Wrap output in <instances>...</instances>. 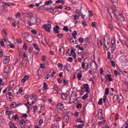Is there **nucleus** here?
I'll list each match as a JSON object with an SVG mask.
<instances>
[{"label":"nucleus","mask_w":128,"mask_h":128,"mask_svg":"<svg viewBox=\"0 0 128 128\" xmlns=\"http://www.w3.org/2000/svg\"><path fill=\"white\" fill-rule=\"evenodd\" d=\"M42 28H44L47 32H50V28H52V25L50 24H45L42 25Z\"/></svg>","instance_id":"2"},{"label":"nucleus","mask_w":128,"mask_h":128,"mask_svg":"<svg viewBox=\"0 0 128 128\" xmlns=\"http://www.w3.org/2000/svg\"><path fill=\"white\" fill-rule=\"evenodd\" d=\"M64 122H68L69 118L68 117V116H64Z\"/></svg>","instance_id":"39"},{"label":"nucleus","mask_w":128,"mask_h":128,"mask_svg":"<svg viewBox=\"0 0 128 128\" xmlns=\"http://www.w3.org/2000/svg\"><path fill=\"white\" fill-rule=\"evenodd\" d=\"M76 48H78V50H84V47H80V45H76Z\"/></svg>","instance_id":"30"},{"label":"nucleus","mask_w":128,"mask_h":128,"mask_svg":"<svg viewBox=\"0 0 128 128\" xmlns=\"http://www.w3.org/2000/svg\"><path fill=\"white\" fill-rule=\"evenodd\" d=\"M86 94L84 96H82V100H86L88 98V94Z\"/></svg>","instance_id":"21"},{"label":"nucleus","mask_w":128,"mask_h":128,"mask_svg":"<svg viewBox=\"0 0 128 128\" xmlns=\"http://www.w3.org/2000/svg\"><path fill=\"white\" fill-rule=\"evenodd\" d=\"M98 118L99 120H102L104 118L102 117V108L98 110Z\"/></svg>","instance_id":"3"},{"label":"nucleus","mask_w":128,"mask_h":128,"mask_svg":"<svg viewBox=\"0 0 128 128\" xmlns=\"http://www.w3.org/2000/svg\"><path fill=\"white\" fill-rule=\"evenodd\" d=\"M100 74H104V69H102V68H100Z\"/></svg>","instance_id":"62"},{"label":"nucleus","mask_w":128,"mask_h":128,"mask_svg":"<svg viewBox=\"0 0 128 128\" xmlns=\"http://www.w3.org/2000/svg\"><path fill=\"white\" fill-rule=\"evenodd\" d=\"M111 48L112 50H116V45H113L112 46Z\"/></svg>","instance_id":"63"},{"label":"nucleus","mask_w":128,"mask_h":128,"mask_svg":"<svg viewBox=\"0 0 128 128\" xmlns=\"http://www.w3.org/2000/svg\"><path fill=\"white\" fill-rule=\"evenodd\" d=\"M98 104H99V106H102V98H101L99 100Z\"/></svg>","instance_id":"37"},{"label":"nucleus","mask_w":128,"mask_h":128,"mask_svg":"<svg viewBox=\"0 0 128 128\" xmlns=\"http://www.w3.org/2000/svg\"><path fill=\"white\" fill-rule=\"evenodd\" d=\"M77 78L78 80H80V78H82V72H78L77 74Z\"/></svg>","instance_id":"14"},{"label":"nucleus","mask_w":128,"mask_h":128,"mask_svg":"<svg viewBox=\"0 0 128 128\" xmlns=\"http://www.w3.org/2000/svg\"><path fill=\"white\" fill-rule=\"evenodd\" d=\"M63 30H64V32H68V26H64V28H63Z\"/></svg>","instance_id":"41"},{"label":"nucleus","mask_w":128,"mask_h":128,"mask_svg":"<svg viewBox=\"0 0 128 128\" xmlns=\"http://www.w3.org/2000/svg\"><path fill=\"white\" fill-rule=\"evenodd\" d=\"M8 72H10V70L8 68H6V67H5L4 69V74H8Z\"/></svg>","instance_id":"43"},{"label":"nucleus","mask_w":128,"mask_h":128,"mask_svg":"<svg viewBox=\"0 0 128 128\" xmlns=\"http://www.w3.org/2000/svg\"><path fill=\"white\" fill-rule=\"evenodd\" d=\"M57 108H58V110H64V104L61 103H58L57 104Z\"/></svg>","instance_id":"8"},{"label":"nucleus","mask_w":128,"mask_h":128,"mask_svg":"<svg viewBox=\"0 0 128 128\" xmlns=\"http://www.w3.org/2000/svg\"><path fill=\"white\" fill-rule=\"evenodd\" d=\"M20 126L22 128L23 126H26V122L24 120H22L20 122Z\"/></svg>","instance_id":"31"},{"label":"nucleus","mask_w":128,"mask_h":128,"mask_svg":"<svg viewBox=\"0 0 128 128\" xmlns=\"http://www.w3.org/2000/svg\"><path fill=\"white\" fill-rule=\"evenodd\" d=\"M82 104H77L76 105V108H82Z\"/></svg>","instance_id":"29"},{"label":"nucleus","mask_w":128,"mask_h":128,"mask_svg":"<svg viewBox=\"0 0 128 128\" xmlns=\"http://www.w3.org/2000/svg\"><path fill=\"white\" fill-rule=\"evenodd\" d=\"M40 68H46V65H44V64H40Z\"/></svg>","instance_id":"61"},{"label":"nucleus","mask_w":128,"mask_h":128,"mask_svg":"<svg viewBox=\"0 0 128 128\" xmlns=\"http://www.w3.org/2000/svg\"><path fill=\"white\" fill-rule=\"evenodd\" d=\"M9 126H10V128H14V124L12 122H10L9 123Z\"/></svg>","instance_id":"40"},{"label":"nucleus","mask_w":128,"mask_h":128,"mask_svg":"<svg viewBox=\"0 0 128 128\" xmlns=\"http://www.w3.org/2000/svg\"><path fill=\"white\" fill-rule=\"evenodd\" d=\"M60 26H58L56 25V27L54 28V34H60Z\"/></svg>","instance_id":"7"},{"label":"nucleus","mask_w":128,"mask_h":128,"mask_svg":"<svg viewBox=\"0 0 128 128\" xmlns=\"http://www.w3.org/2000/svg\"><path fill=\"white\" fill-rule=\"evenodd\" d=\"M28 33H24L22 34V37L24 38H28Z\"/></svg>","instance_id":"20"},{"label":"nucleus","mask_w":128,"mask_h":128,"mask_svg":"<svg viewBox=\"0 0 128 128\" xmlns=\"http://www.w3.org/2000/svg\"><path fill=\"white\" fill-rule=\"evenodd\" d=\"M34 7V4H31L28 6V8H32Z\"/></svg>","instance_id":"49"},{"label":"nucleus","mask_w":128,"mask_h":128,"mask_svg":"<svg viewBox=\"0 0 128 128\" xmlns=\"http://www.w3.org/2000/svg\"><path fill=\"white\" fill-rule=\"evenodd\" d=\"M27 16L30 17V20H28V24L27 28H30V26H32L36 24V17L31 16L30 14H27Z\"/></svg>","instance_id":"1"},{"label":"nucleus","mask_w":128,"mask_h":128,"mask_svg":"<svg viewBox=\"0 0 128 128\" xmlns=\"http://www.w3.org/2000/svg\"><path fill=\"white\" fill-rule=\"evenodd\" d=\"M73 128H82V124H80L78 126L75 125L73 126Z\"/></svg>","instance_id":"26"},{"label":"nucleus","mask_w":128,"mask_h":128,"mask_svg":"<svg viewBox=\"0 0 128 128\" xmlns=\"http://www.w3.org/2000/svg\"><path fill=\"white\" fill-rule=\"evenodd\" d=\"M84 88H85L86 90V94H90V87L88 86V84H84Z\"/></svg>","instance_id":"6"},{"label":"nucleus","mask_w":128,"mask_h":128,"mask_svg":"<svg viewBox=\"0 0 128 128\" xmlns=\"http://www.w3.org/2000/svg\"><path fill=\"white\" fill-rule=\"evenodd\" d=\"M31 32L32 34H38V32H36V30H32Z\"/></svg>","instance_id":"59"},{"label":"nucleus","mask_w":128,"mask_h":128,"mask_svg":"<svg viewBox=\"0 0 128 128\" xmlns=\"http://www.w3.org/2000/svg\"><path fill=\"white\" fill-rule=\"evenodd\" d=\"M61 96L62 100H66L68 99V94L66 93H62L61 94Z\"/></svg>","instance_id":"13"},{"label":"nucleus","mask_w":128,"mask_h":128,"mask_svg":"<svg viewBox=\"0 0 128 128\" xmlns=\"http://www.w3.org/2000/svg\"><path fill=\"white\" fill-rule=\"evenodd\" d=\"M10 56H4V63L5 64H8V62H10Z\"/></svg>","instance_id":"4"},{"label":"nucleus","mask_w":128,"mask_h":128,"mask_svg":"<svg viewBox=\"0 0 128 128\" xmlns=\"http://www.w3.org/2000/svg\"><path fill=\"white\" fill-rule=\"evenodd\" d=\"M50 78V74H47L45 76V78H46V80H48Z\"/></svg>","instance_id":"56"},{"label":"nucleus","mask_w":128,"mask_h":128,"mask_svg":"<svg viewBox=\"0 0 128 128\" xmlns=\"http://www.w3.org/2000/svg\"><path fill=\"white\" fill-rule=\"evenodd\" d=\"M72 18L75 20V24H78V16L77 15H73L72 16Z\"/></svg>","instance_id":"12"},{"label":"nucleus","mask_w":128,"mask_h":128,"mask_svg":"<svg viewBox=\"0 0 128 128\" xmlns=\"http://www.w3.org/2000/svg\"><path fill=\"white\" fill-rule=\"evenodd\" d=\"M59 52L60 56H64V50H62V48H60Z\"/></svg>","instance_id":"18"},{"label":"nucleus","mask_w":128,"mask_h":128,"mask_svg":"<svg viewBox=\"0 0 128 128\" xmlns=\"http://www.w3.org/2000/svg\"><path fill=\"white\" fill-rule=\"evenodd\" d=\"M107 54L108 58V60H112V58H110V51H108Z\"/></svg>","instance_id":"38"},{"label":"nucleus","mask_w":128,"mask_h":128,"mask_svg":"<svg viewBox=\"0 0 128 128\" xmlns=\"http://www.w3.org/2000/svg\"><path fill=\"white\" fill-rule=\"evenodd\" d=\"M58 68H60V70H61V68H64V66H62V64L60 63H58Z\"/></svg>","instance_id":"32"},{"label":"nucleus","mask_w":128,"mask_h":128,"mask_svg":"<svg viewBox=\"0 0 128 128\" xmlns=\"http://www.w3.org/2000/svg\"><path fill=\"white\" fill-rule=\"evenodd\" d=\"M32 98H34V100H36V98H38V96H36V95H34V94L32 95Z\"/></svg>","instance_id":"53"},{"label":"nucleus","mask_w":128,"mask_h":128,"mask_svg":"<svg viewBox=\"0 0 128 128\" xmlns=\"http://www.w3.org/2000/svg\"><path fill=\"white\" fill-rule=\"evenodd\" d=\"M86 58H86L84 59V62H82V66L83 70H84V68H86V63H84V62H86Z\"/></svg>","instance_id":"19"},{"label":"nucleus","mask_w":128,"mask_h":128,"mask_svg":"<svg viewBox=\"0 0 128 128\" xmlns=\"http://www.w3.org/2000/svg\"><path fill=\"white\" fill-rule=\"evenodd\" d=\"M110 16L112 18V19H111V22H112L116 26V22L115 20L114 19L112 18V14H110Z\"/></svg>","instance_id":"23"},{"label":"nucleus","mask_w":128,"mask_h":128,"mask_svg":"<svg viewBox=\"0 0 128 128\" xmlns=\"http://www.w3.org/2000/svg\"><path fill=\"white\" fill-rule=\"evenodd\" d=\"M117 18L120 20V22H124V17L122 14H120Z\"/></svg>","instance_id":"9"},{"label":"nucleus","mask_w":128,"mask_h":128,"mask_svg":"<svg viewBox=\"0 0 128 128\" xmlns=\"http://www.w3.org/2000/svg\"><path fill=\"white\" fill-rule=\"evenodd\" d=\"M51 128H58V126L56 124H53L51 126Z\"/></svg>","instance_id":"64"},{"label":"nucleus","mask_w":128,"mask_h":128,"mask_svg":"<svg viewBox=\"0 0 128 128\" xmlns=\"http://www.w3.org/2000/svg\"><path fill=\"white\" fill-rule=\"evenodd\" d=\"M110 62L112 66H113V68H116V63H114V61L110 60Z\"/></svg>","instance_id":"33"},{"label":"nucleus","mask_w":128,"mask_h":128,"mask_svg":"<svg viewBox=\"0 0 128 128\" xmlns=\"http://www.w3.org/2000/svg\"><path fill=\"white\" fill-rule=\"evenodd\" d=\"M34 110H33V112H36V110H38V107L36 106H33Z\"/></svg>","instance_id":"60"},{"label":"nucleus","mask_w":128,"mask_h":128,"mask_svg":"<svg viewBox=\"0 0 128 128\" xmlns=\"http://www.w3.org/2000/svg\"><path fill=\"white\" fill-rule=\"evenodd\" d=\"M18 92H19V94H22V88H20L19 89L18 91L16 92V94H18Z\"/></svg>","instance_id":"57"},{"label":"nucleus","mask_w":128,"mask_h":128,"mask_svg":"<svg viewBox=\"0 0 128 128\" xmlns=\"http://www.w3.org/2000/svg\"><path fill=\"white\" fill-rule=\"evenodd\" d=\"M18 114H15L14 116V120H18Z\"/></svg>","instance_id":"44"},{"label":"nucleus","mask_w":128,"mask_h":128,"mask_svg":"<svg viewBox=\"0 0 128 128\" xmlns=\"http://www.w3.org/2000/svg\"><path fill=\"white\" fill-rule=\"evenodd\" d=\"M122 95L118 96L117 95H114L113 100H118V102H120L122 100Z\"/></svg>","instance_id":"5"},{"label":"nucleus","mask_w":128,"mask_h":128,"mask_svg":"<svg viewBox=\"0 0 128 128\" xmlns=\"http://www.w3.org/2000/svg\"><path fill=\"white\" fill-rule=\"evenodd\" d=\"M105 78L106 80H108L109 82H112V75L108 74L105 76Z\"/></svg>","instance_id":"11"},{"label":"nucleus","mask_w":128,"mask_h":128,"mask_svg":"<svg viewBox=\"0 0 128 128\" xmlns=\"http://www.w3.org/2000/svg\"><path fill=\"white\" fill-rule=\"evenodd\" d=\"M56 4H58V2H60L61 4H64V0H58L56 1Z\"/></svg>","instance_id":"42"},{"label":"nucleus","mask_w":128,"mask_h":128,"mask_svg":"<svg viewBox=\"0 0 128 128\" xmlns=\"http://www.w3.org/2000/svg\"><path fill=\"white\" fill-rule=\"evenodd\" d=\"M43 88L45 90H48V84H46V82H45L44 83Z\"/></svg>","instance_id":"22"},{"label":"nucleus","mask_w":128,"mask_h":128,"mask_svg":"<svg viewBox=\"0 0 128 128\" xmlns=\"http://www.w3.org/2000/svg\"><path fill=\"white\" fill-rule=\"evenodd\" d=\"M33 46L35 50H38V52H40V48L38 47V45L36 44H33Z\"/></svg>","instance_id":"17"},{"label":"nucleus","mask_w":128,"mask_h":128,"mask_svg":"<svg viewBox=\"0 0 128 128\" xmlns=\"http://www.w3.org/2000/svg\"><path fill=\"white\" fill-rule=\"evenodd\" d=\"M36 20L37 24H40L42 22V20L40 18H36Z\"/></svg>","instance_id":"48"},{"label":"nucleus","mask_w":128,"mask_h":128,"mask_svg":"<svg viewBox=\"0 0 128 128\" xmlns=\"http://www.w3.org/2000/svg\"><path fill=\"white\" fill-rule=\"evenodd\" d=\"M2 76L4 80H6V78H8V74L7 73L3 72L2 74Z\"/></svg>","instance_id":"15"},{"label":"nucleus","mask_w":128,"mask_h":128,"mask_svg":"<svg viewBox=\"0 0 128 128\" xmlns=\"http://www.w3.org/2000/svg\"><path fill=\"white\" fill-rule=\"evenodd\" d=\"M78 40H79L80 42V44H82V42H84V38H78Z\"/></svg>","instance_id":"51"},{"label":"nucleus","mask_w":128,"mask_h":128,"mask_svg":"<svg viewBox=\"0 0 128 128\" xmlns=\"http://www.w3.org/2000/svg\"><path fill=\"white\" fill-rule=\"evenodd\" d=\"M112 14H114V16H116L118 17V16H120V12L118 10H114L112 12Z\"/></svg>","instance_id":"10"},{"label":"nucleus","mask_w":128,"mask_h":128,"mask_svg":"<svg viewBox=\"0 0 128 128\" xmlns=\"http://www.w3.org/2000/svg\"><path fill=\"white\" fill-rule=\"evenodd\" d=\"M63 112L64 114H70V110H63Z\"/></svg>","instance_id":"28"},{"label":"nucleus","mask_w":128,"mask_h":128,"mask_svg":"<svg viewBox=\"0 0 128 128\" xmlns=\"http://www.w3.org/2000/svg\"><path fill=\"white\" fill-rule=\"evenodd\" d=\"M68 62H72V60H74L72 59V57H69L68 58Z\"/></svg>","instance_id":"45"},{"label":"nucleus","mask_w":128,"mask_h":128,"mask_svg":"<svg viewBox=\"0 0 128 128\" xmlns=\"http://www.w3.org/2000/svg\"><path fill=\"white\" fill-rule=\"evenodd\" d=\"M20 16H22V14H20V12H17L16 15V18H20Z\"/></svg>","instance_id":"34"},{"label":"nucleus","mask_w":128,"mask_h":128,"mask_svg":"<svg viewBox=\"0 0 128 128\" xmlns=\"http://www.w3.org/2000/svg\"><path fill=\"white\" fill-rule=\"evenodd\" d=\"M10 106H11V108H16V102H12Z\"/></svg>","instance_id":"24"},{"label":"nucleus","mask_w":128,"mask_h":128,"mask_svg":"<svg viewBox=\"0 0 128 128\" xmlns=\"http://www.w3.org/2000/svg\"><path fill=\"white\" fill-rule=\"evenodd\" d=\"M121 43L122 44L123 46H126V41H124V40H121Z\"/></svg>","instance_id":"58"},{"label":"nucleus","mask_w":128,"mask_h":128,"mask_svg":"<svg viewBox=\"0 0 128 128\" xmlns=\"http://www.w3.org/2000/svg\"><path fill=\"white\" fill-rule=\"evenodd\" d=\"M110 94V89L108 88H107L105 90V94H106V96H108V94Z\"/></svg>","instance_id":"25"},{"label":"nucleus","mask_w":128,"mask_h":128,"mask_svg":"<svg viewBox=\"0 0 128 128\" xmlns=\"http://www.w3.org/2000/svg\"><path fill=\"white\" fill-rule=\"evenodd\" d=\"M42 122H44V120L42 119H40L39 121V126H42Z\"/></svg>","instance_id":"55"},{"label":"nucleus","mask_w":128,"mask_h":128,"mask_svg":"<svg viewBox=\"0 0 128 128\" xmlns=\"http://www.w3.org/2000/svg\"><path fill=\"white\" fill-rule=\"evenodd\" d=\"M111 44H112V45H116V38H112V40H111Z\"/></svg>","instance_id":"27"},{"label":"nucleus","mask_w":128,"mask_h":128,"mask_svg":"<svg viewBox=\"0 0 128 128\" xmlns=\"http://www.w3.org/2000/svg\"><path fill=\"white\" fill-rule=\"evenodd\" d=\"M52 3V0H48V2H44V5H43L42 7L44 8V6H45L50 4Z\"/></svg>","instance_id":"16"},{"label":"nucleus","mask_w":128,"mask_h":128,"mask_svg":"<svg viewBox=\"0 0 128 128\" xmlns=\"http://www.w3.org/2000/svg\"><path fill=\"white\" fill-rule=\"evenodd\" d=\"M12 114V111H10V110H7L6 112V114L7 115V116H8L10 114Z\"/></svg>","instance_id":"35"},{"label":"nucleus","mask_w":128,"mask_h":128,"mask_svg":"<svg viewBox=\"0 0 128 128\" xmlns=\"http://www.w3.org/2000/svg\"><path fill=\"white\" fill-rule=\"evenodd\" d=\"M69 40L70 42V44H74V38H71Z\"/></svg>","instance_id":"36"},{"label":"nucleus","mask_w":128,"mask_h":128,"mask_svg":"<svg viewBox=\"0 0 128 128\" xmlns=\"http://www.w3.org/2000/svg\"><path fill=\"white\" fill-rule=\"evenodd\" d=\"M92 28H96V22H92Z\"/></svg>","instance_id":"46"},{"label":"nucleus","mask_w":128,"mask_h":128,"mask_svg":"<svg viewBox=\"0 0 128 128\" xmlns=\"http://www.w3.org/2000/svg\"><path fill=\"white\" fill-rule=\"evenodd\" d=\"M9 118L10 120H14V114H12L9 116Z\"/></svg>","instance_id":"47"},{"label":"nucleus","mask_w":128,"mask_h":128,"mask_svg":"<svg viewBox=\"0 0 128 128\" xmlns=\"http://www.w3.org/2000/svg\"><path fill=\"white\" fill-rule=\"evenodd\" d=\"M2 32L6 36H8V32H6V29L2 30Z\"/></svg>","instance_id":"50"},{"label":"nucleus","mask_w":128,"mask_h":128,"mask_svg":"<svg viewBox=\"0 0 128 128\" xmlns=\"http://www.w3.org/2000/svg\"><path fill=\"white\" fill-rule=\"evenodd\" d=\"M78 34V32H76V30H74L72 32V36H76Z\"/></svg>","instance_id":"54"},{"label":"nucleus","mask_w":128,"mask_h":128,"mask_svg":"<svg viewBox=\"0 0 128 128\" xmlns=\"http://www.w3.org/2000/svg\"><path fill=\"white\" fill-rule=\"evenodd\" d=\"M23 48L25 50H28V45L24 44L23 46Z\"/></svg>","instance_id":"52"}]
</instances>
